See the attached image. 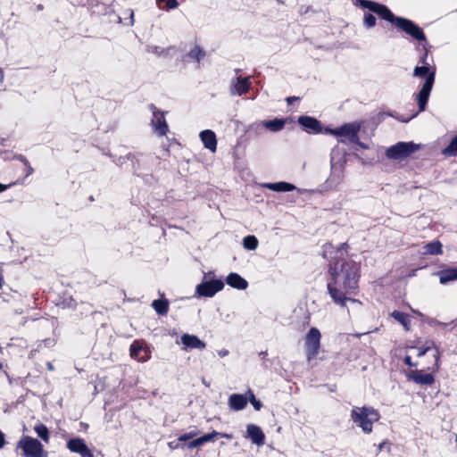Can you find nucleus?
<instances>
[{"label":"nucleus","mask_w":457,"mask_h":457,"mask_svg":"<svg viewBox=\"0 0 457 457\" xmlns=\"http://www.w3.org/2000/svg\"><path fill=\"white\" fill-rule=\"evenodd\" d=\"M322 256L329 262L328 293L333 303L341 307H346L350 312L361 306V303L352 297L358 288L359 270L358 262L347 257V245L340 244L335 247L328 243L322 247Z\"/></svg>","instance_id":"1"},{"label":"nucleus","mask_w":457,"mask_h":457,"mask_svg":"<svg viewBox=\"0 0 457 457\" xmlns=\"http://www.w3.org/2000/svg\"><path fill=\"white\" fill-rule=\"evenodd\" d=\"M365 4L369 7V11L376 13L382 20L392 23L413 39L417 40L419 44L426 43L427 37L423 29L414 21L403 17L395 16L385 4L371 3H365Z\"/></svg>","instance_id":"2"},{"label":"nucleus","mask_w":457,"mask_h":457,"mask_svg":"<svg viewBox=\"0 0 457 457\" xmlns=\"http://www.w3.org/2000/svg\"><path fill=\"white\" fill-rule=\"evenodd\" d=\"M350 418L364 434H370L373 429V424L379 420L380 415L373 407L353 406L351 410Z\"/></svg>","instance_id":"3"},{"label":"nucleus","mask_w":457,"mask_h":457,"mask_svg":"<svg viewBox=\"0 0 457 457\" xmlns=\"http://www.w3.org/2000/svg\"><path fill=\"white\" fill-rule=\"evenodd\" d=\"M413 76L420 78L426 77L425 82L415 96L419 106V112H420L426 109L435 82L436 71L435 70L430 71L428 65L416 66L413 71Z\"/></svg>","instance_id":"4"},{"label":"nucleus","mask_w":457,"mask_h":457,"mask_svg":"<svg viewBox=\"0 0 457 457\" xmlns=\"http://www.w3.org/2000/svg\"><path fill=\"white\" fill-rule=\"evenodd\" d=\"M224 282L217 278L213 271L204 273L203 280L195 287V295L200 297H212L224 288Z\"/></svg>","instance_id":"5"},{"label":"nucleus","mask_w":457,"mask_h":457,"mask_svg":"<svg viewBox=\"0 0 457 457\" xmlns=\"http://www.w3.org/2000/svg\"><path fill=\"white\" fill-rule=\"evenodd\" d=\"M17 448L22 450L24 457H47L43 445L36 438L23 436L17 444Z\"/></svg>","instance_id":"6"},{"label":"nucleus","mask_w":457,"mask_h":457,"mask_svg":"<svg viewBox=\"0 0 457 457\" xmlns=\"http://www.w3.org/2000/svg\"><path fill=\"white\" fill-rule=\"evenodd\" d=\"M420 148V145L413 142H398L386 149V155L392 160L404 159Z\"/></svg>","instance_id":"7"},{"label":"nucleus","mask_w":457,"mask_h":457,"mask_svg":"<svg viewBox=\"0 0 457 457\" xmlns=\"http://www.w3.org/2000/svg\"><path fill=\"white\" fill-rule=\"evenodd\" d=\"M321 334L317 328H311L304 339L306 358L310 361L316 358L320 348Z\"/></svg>","instance_id":"8"},{"label":"nucleus","mask_w":457,"mask_h":457,"mask_svg":"<svg viewBox=\"0 0 457 457\" xmlns=\"http://www.w3.org/2000/svg\"><path fill=\"white\" fill-rule=\"evenodd\" d=\"M361 124L357 122L346 123L337 129H327L326 132L331 135L345 137L351 143H359L358 133Z\"/></svg>","instance_id":"9"},{"label":"nucleus","mask_w":457,"mask_h":457,"mask_svg":"<svg viewBox=\"0 0 457 457\" xmlns=\"http://www.w3.org/2000/svg\"><path fill=\"white\" fill-rule=\"evenodd\" d=\"M150 108L153 111L151 124L154 133L159 137L165 136L169 130L168 124L165 120V112H160L154 104H151Z\"/></svg>","instance_id":"10"},{"label":"nucleus","mask_w":457,"mask_h":457,"mask_svg":"<svg viewBox=\"0 0 457 457\" xmlns=\"http://www.w3.org/2000/svg\"><path fill=\"white\" fill-rule=\"evenodd\" d=\"M331 174L329 178L327 180L328 184H339L344 176V166L345 161L343 157H339L337 161H336V158L334 155L331 157Z\"/></svg>","instance_id":"11"},{"label":"nucleus","mask_w":457,"mask_h":457,"mask_svg":"<svg viewBox=\"0 0 457 457\" xmlns=\"http://www.w3.org/2000/svg\"><path fill=\"white\" fill-rule=\"evenodd\" d=\"M298 124L308 133L319 134L322 132L321 123L311 116H300L297 120Z\"/></svg>","instance_id":"12"},{"label":"nucleus","mask_w":457,"mask_h":457,"mask_svg":"<svg viewBox=\"0 0 457 457\" xmlns=\"http://www.w3.org/2000/svg\"><path fill=\"white\" fill-rule=\"evenodd\" d=\"M250 87V77L241 78L240 76H237L231 80L230 91L232 95L242 96L248 92Z\"/></svg>","instance_id":"13"},{"label":"nucleus","mask_w":457,"mask_h":457,"mask_svg":"<svg viewBox=\"0 0 457 457\" xmlns=\"http://www.w3.org/2000/svg\"><path fill=\"white\" fill-rule=\"evenodd\" d=\"M129 352L131 358L137 361L145 362L150 359V353L138 341H134L131 344Z\"/></svg>","instance_id":"14"},{"label":"nucleus","mask_w":457,"mask_h":457,"mask_svg":"<svg viewBox=\"0 0 457 457\" xmlns=\"http://www.w3.org/2000/svg\"><path fill=\"white\" fill-rule=\"evenodd\" d=\"M247 437L251 439L252 443L257 445H262L265 442V435L260 427L254 424H249L246 428Z\"/></svg>","instance_id":"15"},{"label":"nucleus","mask_w":457,"mask_h":457,"mask_svg":"<svg viewBox=\"0 0 457 457\" xmlns=\"http://www.w3.org/2000/svg\"><path fill=\"white\" fill-rule=\"evenodd\" d=\"M248 403V395L247 393L245 395L241 394H232L228 398V407L232 411H241L244 410Z\"/></svg>","instance_id":"16"},{"label":"nucleus","mask_w":457,"mask_h":457,"mask_svg":"<svg viewBox=\"0 0 457 457\" xmlns=\"http://www.w3.org/2000/svg\"><path fill=\"white\" fill-rule=\"evenodd\" d=\"M180 339L185 349L204 350L206 347V344L195 335L184 334Z\"/></svg>","instance_id":"17"},{"label":"nucleus","mask_w":457,"mask_h":457,"mask_svg":"<svg viewBox=\"0 0 457 457\" xmlns=\"http://www.w3.org/2000/svg\"><path fill=\"white\" fill-rule=\"evenodd\" d=\"M263 187L275 192H289L297 190L299 193H303L306 191L305 189L297 188L295 185L286 181L265 183Z\"/></svg>","instance_id":"18"},{"label":"nucleus","mask_w":457,"mask_h":457,"mask_svg":"<svg viewBox=\"0 0 457 457\" xmlns=\"http://www.w3.org/2000/svg\"><path fill=\"white\" fill-rule=\"evenodd\" d=\"M199 137L205 148L214 153L217 149V138L215 133L211 129L200 132Z\"/></svg>","instance_id":"19"},{"label":"nucleus","mask_w":457,"mask_h":457,"mask_svg":"<svg viewBox=\"0 0 457 457\" xmlns=\"http://www.w3.org/2000/svg\"><path fill=\"white\" fill-rule=\"evenodd\" d=\"M410 379L419 385H432L435 382V378L432 374L425 373L422 370H412L409 374Z\"/></svg>","instance_id":"20"},{"label":"nucleus","mask_w":457,"mask_h":457,"mask_svg":"<svg viewBox=\"0 0 457 457\" xmlns=\"http://www.w3.org/2000/svg\"><path fill=\"white\" fill-rule=\"evenodd\" d=\"M226 283L229 287L238 290H245L248 287V282L236 272H231L227 276Z\"/></svg>","instance_id":"21"},{"label":"nucleus","mask_w":457,"mask_h":457,"mask_svg":"<svg viewBox=\"0 0 457 457\" xmlns=\"http://www.w3.org/2000/svg\"><path fill=\"white\" fill-rule=\"evenodd\" d=\"M435 349L436 353L434 354L435 358V367L433 368V370H437L439 368V357H440V352L438 348L436 346L434 341L427 340L424 345L420 347H419L418 356L421 357L425 355L429 350Z\"/></svg>","instance_id":"22"},{"label":"nucleus","mask_w":457,"mask_h":457,"mask_svg":"<svg viewBox=\"0 0 457 457\" xmlns=\"http://www.w3.org/2000/svg\"><path fill=\"white\" fill-rule=\"evenodd\" d=\"M439 278V282L442 285H446L450 282L457 280V268H448L442 270L436 273Z\"/></svg>","instance_id":"23"},{"label":"nucleus","mask_w":457,"mask_h":457,"mask_svg":"<svg viewBox=\"0 0 457 457\" xmlns=\"http://www.w3.org/2000/svg\"><path fill=\"white\" fill-rule=\"evenodd\" d=\"M87 445H86L84 439L80 437L71 438L67 442V448L75 453H80Z\"/></svg>","instance_id":"24"},{"label":"nucleus","mask_w":457,"mask_h":457,"mask_svg":"<svg viewBox=\"0 0 457 457\" xmlns=\"http://www.w3.org/2000/svg\"><path fill=\"white\" fill-rule=\"evenodd\" d=\"M145 50L147 53L149 54H155L156 56H169L170 52L171 51H174L175 50V47L174 46H169L167 48H163V47H161V46H154V45H147L146 47H145Z\"/></svg>","instance_id":"25"},{"label":"nucleus","mask_w":457,"mask_h":457,"mask_svg":"<svg viewBox=\"0 0 457 457\" xmlns=\"http://www.w3.org/2000/svg\"><path fill=\"white\" fill-rule=\"evenodd\" d=\"M262 125L270 131L278 132L284 129L286 125V120L276 118L270 120H264Z\"/></svg>","instance_id":"26"},{"label":"nucleus","mask_w":457,"mask_h":457,"mask_svg":"<svg viewBox=\"0 0 457 457\" xmlns=\"http://www.w3.org/2000/svg\"><path fill=\"white\" fill-rule=\"evenodd\" d=\"M152 307L159 315H165L169 311V302L165 299L154 300Z\"/></svg>","instance_id":"27"},{"label":"nucleus","mask_w":457,"mask_h":457,"mask_svg":"<svg viewBox=\"0 0 457 457\" xmlns=\"http://www.w3.org/2000/svg\"><path fill=\"white\" fill-rule=\"evenodd\" d=\"M424 249H425L424 253L426 254L438 255V254H442V253H443L442 244L439 241H433V242L428 243L424 246Z\"/></svg>","instance_id":"28"},{"label":"nucleus","mask_w":457,"mask_h":457,"mask_svg":"<svg viewBox=\"0 0 457 457\" xmlns=\"http://www.w3.org/2000/svg\"><path fill=\"white\" fill-rule=\"evenodd\" d=\"M205 56V52L202 47L195 45L186 55L187 58H189L193 61L199 62Z\"/></svg>","instance_id":"29"},{"label":"nucleus","mask_w":457,"mask_h":457,"mask_svg":"<svg viewBox=\"0 0 457 457\" xmlns=\"http://www.w3.org/2000/svg\"><path fill=\"white\" fill-rule=\"evenodd\" d=\"M34 430L38 437H40L44 442H49V430L44 424H37L35 426Z\"/></svg>","instance_id":"30"},{"label":"nucleus","mask_w":457,"mask_h":457,"mask_svg":"<svg viewBox=\"0 0 457 457\" xmlns=\"http://www.w3.org/2000/svg\"><path fill=\"white\" fill-rule=\"evenodd\" d=\"M442 153L445 156H457V135L451 140L450 144Z\"/></svg>","instance_id":"31"},{"label":"nucleus","mask_w":457,"mask_h":457,"mask_svg":"<svg viewBox=\"0 0 457 457\" xmlns=\"http://www.w3.org/2000/svg\"><path fill=\"white\" fill-rule=\"evenodd\" d=\"M391 316L395 320H397L398 322H400L404 328L406 330L409 329L408 328V325H409V320H408V316L402 312H399V311H394L392 313H391Z\"/></svg>","instance_id":"32"},{"label":"nucleus","mask_w":457,"mask_h":457,"mask_svg":"<svg viewBox=\"0 0 457 457\" xmlns=\"http://www.w3.org/2000/svg\"><path fill=\"white\" fill-rule=\"evenodd\" d=\"M377 19L376 17L370 13L365 12L363 14V26L367 29H370L376 26Z\"/></svg>","instance_id":"33"},{"label":"nucleus","mask_w":457,"mask_h":457,"mask_svg":"<svg viewBox=\"0 0 457 457\" xmlns=\"http://www.w3.org/2000/svg\"><path fill=\"white\" fill-rule=\"evenodd\" d=\"M243 245L247 250H255L258 247V240L254 236H246L243 239Z\"/></svg>","instance_id":"34"},{"label":"nucleus","mask_w":457,"mask_h":457,"mask_svg":"<svg viewBox=\"0 0 457 457\" xmlns=\"http://www.w3.org/2000/svg\"><path fill=\"white\" fill-rule=\"evenodd\" d=\"M126 14H128V18H121L120 16H118V23H123L126 26H133L134 24V12L131 9H128L125 12Z\"/></svg>","instance_id":"35"},{"label":"nucleus","mask_w":457,"mask_h":457,"mask_svg":"<svg viewBox=\"0 0 457 457\" xmlns=\"http://www.w3.org/2000/svg\"><path fill=\"white\" fill-rule=\"evenodd\" d=\"M125 160L130 161L132 165V170L134 172H137L135 161L137 160L136 155L134 154H128L125 157H120L117 160H114V162L118 165H122L125 162Z\"/></svg>","instance_id":"36"},{"label":"nucleus","mask_w":457,"mask_h":457,"mask_svg":"<svg viewBox=\"0 0 457 457\" xmlns=\"http://www.w3.org/2000/svg\"><path fill=\"white\" fill-rule=\"evenodd\" d=\"M247 395H248V402H250L252 403V405L253 406V408L256 410V411H260L262 404V403L257 400L255 398V395L253 393L252 390H248L247 391Z\"/></svg>","instance_id":"37"},{"label":"nucleus","mask_w":457,"mask_h":457,"mask_svg":"<svg viewBox=\"0 0 457 457\" xmlns=\"http://www.w3.org/2000/svg\"><path fill=\"white\" fill-rule=\"evenodd\" d=\"M198 435L197 429H193L187 433H184L179 436V441H181L183 444H186L187 441L194 439L195 436Z\"/></svg>","instance_id":"38"},{"label":"nucleus","mask_w":457,"mask_h":457,"mask_svg":"<svg viewBox=\"0 0 457 457\" xmlns=\"http://www.w3.org/2000/svg\"><path fill=\"white\" fill-rule=\"evenodd\" d=\"M420 45L421 46L424 53L420 57L419 62L421 63L422 65H428V63L427 62L428 55V47H429L428 43V41H426V43H422Z\"/></svg>","instance_id":"39"},{"label":"nucleus","mask_w":457,"mask_h":457,"mask_svg":"<svg viewBox=\"0 0 457 457\" xmlns=\"http://www.w3.org/2000/svg\"><path fill=\"white\" fill-rule=\"evenodd\" d=\"M219 435H220V432L213 430L211 433H208V434H205V435L200 436V439L204 445L207 442L212 441L216 436H219Z\"/></svg>","instance_id":"40"},{"label":"nucleus","mask_w":457,"mask_h":457,"mask_svg":"<svg viewBox=\"0 0 457 457\" xmlns=\"http://www.w3.org/2000/svg\"><path fill=\"white\" fill-rule=\"evenodd\" d=\"M201 445H203V443H202L200 437H197V438L192 439L188 443L185 444V448L194 449V448L199 447Z\"/></svg>","instance_id":"41"},{"label":"nucleus","mask_w":457,"mask_h":457,"mask_svg":"<svg viewBox=\"0 0 457 457\" xmlns=\"http://www.w3.org/2000/svg\"><path fill=\"white\" fill-rule=\"evenodd\" d=\"M169 447L171 449V450H174V449H179V448H181V449H184L185 448V444H183L181 441H179V438L178 437V439L176 441H171L168 444Z\"/></svg>","instance_id":"42"},{"label":"nucleus","mask_w":457,"mask_h":457,"mask_svg":"<svg viewBox=\"0 0 457 457\" xmlns=\"http://www.w3.org/2000/svg\"><path fill=\"white\" fill-rule=\"evenodd\" d=\"M365 3L378 4L377 2L370 0H354V5L359 6L362 9H368L369 7L365 4Z\"/></svg>","instance_id":"43"},{"label":"nucleus","mask_w":457,"mask_h":457,"mask_svg":"<svg viewBox=\"0 0 457 457\" xmlns=\"http://www.w3.org/2000/svg\"><path fill=\"white\" fill-rule=\"evenodd\" d=\"M75 4L83 5V6H93L96 3V0H74Z\"/></svg>","instance_id":"44"},{"label":"nucleus","mask_w":457,"mask_h":457,"mask_svg":"<svg viewBox=\"0 0 457 457\" xmlns=\"http://www.w3.org/2000/svg\"><path fill=\"white\" fill-rule=\"evenodd\" d=\"M179 5L177 0H166L167 9H175Z\"/></svg>","instance_id":"45"},{"label":"nucleus","mask_w":457,"mask_h":457,"mask_svg":"<svg viewBox=\"0 0 457 457\" xmlns=\"http://www.w3.org/2000/svg\"><path fill=\"white\" fill-rule=\"evenodd\" d=\"M80 457H94L91 450L87 446L80 453Z\"/></svg>","instance_id":"46"},{"label":"nucleus","mask_w":457,"mask_h":457,"mask_svg":"<svg viewBox=\"0 0 457 457\" xmlns=\"http://www.w3.org/2000/svg\"><path fill=\"white\" fill-rule=\"evenodd\" d=\"M20 160L26 165L29 167V170H28V175L31 174L33 172V169L29 165V162L27 161V159L23 156H20Z\"/></svg>","instance_id":"47"},{"label":"nucleus","mask_w":457,"mask_h":457,"mask_svg":"<svg viewBox=\"0 0 457 457\" xmlns=\"http://www.w3.org/2000/svg\"><path fill=\"white\" fill-rule=\"evenodd\" d=\"M403 361L404 363L410 367L416 366V364L411 361V356H406Z\"/></svg>","instance_id":"48"},{"label":"nucleus","mask_w":457,"mask_h":457,"mask_svg":"<svg viewBox=\"0 0 457 457\" xmlns=\"http://www.w3.org/2000/svg\"><path fill=\"white\" fill-rule=\"evenodd\" d=\"M228 354V351L226 349H220L218 351V355L221 358L227 356Z\"/></svg>","instance_id":"49"},{"label":"nucleus","mask_w":457,"mask_h":457,"mask_svg":"<svg viewBox=\"0 0 457 457\" xmlns=\"http://www.w3.org/2000/svg\"><path fill=\"white\" fill-rule=\"evenodd\" d=\"M4 435L3 434V432L0 430V449L4 447Z\"/></svg>","instance_id":"50"},{"label":"nucleus","mask_w":457,"mask_h":457,"mask_svg":"<svg viewBox=\"0 0 457 457\" xmlns=\"http://www.w3.org/2000/svg\"><path fill=\"white\" fill-rule=\"evenodd\" d=\"M67 306L70 308H75L76 307V302L71 298L70 302L67 303Z\"/></svg>","instance_id":"51"},{"label":"nucleus","mask_w":457,"mask_h":457,"mask_svg":"<svg viewBox=\"0 0 457 457\" xmlns=\"http://www.w3.org/2000/svg\"><path fill=\"white\" fill-rule=\"evenodd\" d=\"M4 70L2 68H0V84H2L4 82Z\"/></svg>","instance_id":"52"},{"label":"nucleus","mask_w":457,"mask_h":457,"mask_svg":"<svg viewBox=\"0 0 457 457\" xmlns=\"http://www.w3.org/2000/svg\"><path fill=\"white\" fill-rule=\"evenodd\" d=\"M9 187L10 185H4L0 183V193L5 191Z\"/></svg>","instance_id":"53"},{"label":"nucleus","mask_w":457,"mask_h":457,"mask_svg":"<svg viewBox=\"0 0 457 457\" xmlns=\"http://www.w3.org/2000/svg\"><path fill=\"white\" fill-rule=\"evenodd\" d=\"M220 436H222V437H226V438H231L232 436L229 435V434H226V433H220L219 435Z\"/></svg>","instance_id":"54"},{"label":"nucleus","mask_w":457,"mask_h":457,"mask_svg":"<svg viewBox=\"0 0 457 457\" xmlns=\"http://www.w3.org/2000/svg\"><path fill=\"white\" fill-rule=\"evenodd\" d=\"M46 365L49 370H54V365L52 362L48 361Z\"/></svg>","instance_id":"55"},{"label":"nucleus","mask_w":457,"mask_h":457,"mask_svg":"<svg viewBox=\"0 0 457 457\" xmlns=\"http://www.w3.org/2000/svg\"><path fill=\"white\" fill-rule=\"evenodd\" d=\"M295 99H296V97H287V101L288 104H290L291 102H293V100H295Z\"/></svg>","instance_id":"56"},{"label":"nucleus","mask_w":457,"mask_h":457,"mask_svg":"<svg viewBox=\"0 0 457 457\" xmlns=\"http://www.w3.org/2000/svg\"><path fill=\"white\" fill-rule=\"evenodd\" d=\"M3 284H4V278H3V277L0 275V288L3 287Z\"/></svg>","instance_id":"57"},{"label":"nucleus","mask_w":457,"mask_h":457,"mask_svg":"<svg viewBox=\"0 0 457 457\" xmlns=\"http://www.w3.org/2000/svg\"><path fill=\"white\" fill-rule=\"evenodd\" d=\"M356 144H357V145H360L361 147H362V148H366V146L364 145V144L361 143L360 141H359V143H356Z\"/></svg>","instance_id":"58"},{"label":"nucleus","mask_w":457,"mask_h":457,"mask_svg":"<svg viewBox=\"0 0 457 457\" xmlns=\"http://www.w3.org/2000/svg\"><path fill=\"white\" fill-rule=\"evenodd\" d=\"M165 1H166V0H156V2H157L158 4H161V3L165 2Z\"/></svg>","instance_id":"59"},{"label":"nucleus","mask_w":457,"mask_h":457,"mask_svg":"<svg viewBox=\"0 0 457 457\" xmlns=\"http://www.w3.org/2000/svg\"><path fill=\"white\" fill-rule=\"evenodd\" d=\"M37 9H38V10H42V9H43V6H42L41 4H39V5L37 6Z\"/></svg>","instance_id":"60"},{"label":"nucleus","mask_w":457,"mask_h":457,"mask_svg":"<svg viewBox=\"0 0 457 457\" xmlns=\"http://www.w3.org/2000/svg\"><path fill=\"white\" fill-rule=\"evenodd\" d=\"M235 72L237 75L240 72V70L237 69V70H235Z\"/></svg>","instance_id":"61"}]
</instances>
